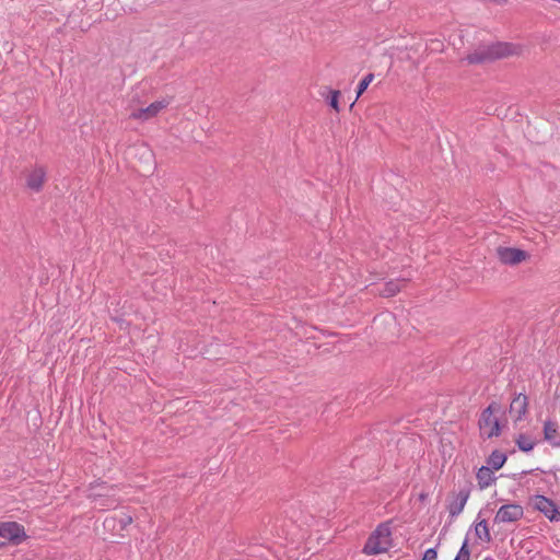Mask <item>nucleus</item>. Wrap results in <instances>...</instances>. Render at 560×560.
<instances>
[{
    "instance_id": "obj_19",
    "label": "nucleus",
    "mask_w": 560,
    "mask_h": 560,
    "mask_svg": "<svg viewBox=\"0 0 560 560\" xmlns=\"http://www.w3.org/2000/svg\"><path fill=\"white\" fill-rule=\"evenodd\" d=\"M374 75L372 73L366 74L359 83L357 91V100L363 94L368 86L372 83Z\"/></svg>"
},
{
    "instance_id": "obj_18",
    "label": "nucleus",
    "mask_w": 560,
    "mask_h": 560,
    "mask_svg": "<svg viewBox=\"0 0 560 560\" xmlns=\"http://www.w3.org/2000/svg\"><path fill=\"white\" fill-rule=\"evenodd\" d=\"M516 444L518 448L523 452H529L535 446V442L530 438L525 435H520L516 440Z\"/></svg>"
},
{
    "instance_id": "obj_22",
    "label": "nucleus",
    "mask_w": 560,
    "mask_h": 560,
    "mask_svg": "<svg viewBox=\"0 0 560 560\" xmlns=\"http://www.w3.org/2000/svg\"><path fill=\"white\" fill-rule=\"evenodd\" d=\"M438 559V552L435 548H429L425 550L423 557L421 560H436Z\"/></svg>"
},
{
    "instance_id": "obj_2",
    "label": "nucleus",
    "mask_w": 560,
    "mask_h": 560,
    "mask_svg": "<svg viewBox=\"0 0 560 560\" xmlns=\"http://www.w3.org/2000/svg\"><path fill=\"white\" fill-rule=\"evenodd\" d=\"M392 547V533L386 524L380 525L368 539L364 546V552L368 555H378L386 552Z\"/></svg>"
},
{
    "instance_id": "obj_14",
    "label": "nucleus",
    "mask_w": 560,
    "mask_h": 560,
    "mask_svg": "<svg viewBox=\"0 0 560 560\" xmlns=\"http://www.w3.org/2000/svg\"><path fill=\"white\" fill-rule=\"evenodd\" d=\"M545 439L553 446H560V433L555 421L547 420L544 425Z\"/></svg>"
},
{
    "instance_id": "obj_7",
    "label": "nucleus",
    "mask_w": 560,
    "mask_h": 560,
    "mask_svg": "<svg viewBox=\"0 0 560 560\" xmlns=\"http://www.w3.org/2000/svg\"><path fill=\"white\" fill-rule=\"evenodd\" d=\"M497 254L501 262L511 266L521 264L528 258L525 250L514 247H499Z\"/></svg>"
},
{
    "instance_id": "obj_11",
    "label": "nucleus",
    "mask_w": 560,
    "mask_h": 560,
    "mask_svg": "<svg viewBox=\"0 0 560 560\" xmlns=\"http://www.w3.org/2000/svg\"><path fill=\"white\" fill-rule=\"evenodd\" d=\"M46 179V171L43 166L33 167L26 176V185L34 191H39Z\"/></svg>"
},
{
    "instance_id": "obj_16",
    "label": "nucleus",
    "mask_w": 560,
    "mask_h": 560,
    "mask_svg": "<svg viewBox=\"0 0 560 560\" xmlns=\"http://www.w3.org/2000/svg\"><path fill=\"white\" fill-rule=\"evenodd\" d=\"M506 462V456L499 451H493L487 459V465L492 470H499Z\"/></svg>"
},
{
    "instance_id": "obj_1",
    "label": "nucleus",
    "mask_w": 560,
    "mask_h": 560,
    "mask_svg": "<svg viewBox=\"0 0 560 560\" xmlns=\"http://www.w3.org/2000/svg\"><path fill=\"white\" fill-rule=\"evenodd\" d=\"M504 415L502 406L498 402H491L479 418V430L483 438L491 439L499 436L502 424L501 417Z\"/></svg>"
},
{
    "instance_id": "obj_12",
    "label": "nucleus",
    "mask_w": 560,
    "mask_h": 560,
    "mask_svg": "<svg viewBox=\"0 0 560 560\" xmlns=\"http://www.w3.org/2000/svg\"><path fill=\"white\" fill-rule=\"evenodd\" d=\"M528 399L525 395L518 394L514 397L510 405V415L515 421H518L525 416L527 411Z\"/></svg>"
},
{
    "instance_id": "obj_21",
    "label": "nucleus",
    "mask_w": 560,
    "mask_h": 560,
    "mask_svg": "<svg viewBox=\"0 0 560 560\" xmlns=\"http://www.w3.org/2000/svg\"><path fill=\"white\" fill-rule=\"evenodd\" d=\"M329 98H328V103L329 105L338 113L340 110V107H339V96H340V92L335 90V91H329Z\"/></svg>"
},
{
    "instance_id": "obj_23",
    "label": "nucleus",
    "mask_w": 560,
    "mask_h": 560,
    "mask_svg": "<svg viewBox=\"0 0 560 560\" xmlns=\"http://www.w3.org/2000/svg\"><path fill=\"white\" fill-rule=\"evenodd\" d=\"M132 522V518L130 516H127L125 518L121 520V523L124 526L130 524Z\"/></svg>"
},
{
    "instance_id": "obj_15",
    "label": "nucleus",
    "mask_w": 560,
    "mask_h": 560,
    "mask_svg": "<svg viewBox=\"0 0 560 560\" xmlns=\"http://www.w3.org/2000/svg\"><path fill=\"white\" fill-rule=\"evenodd\" d=\"M476 477L480 489L488 488L495 480L493 470L488 466L480 467Z\"/></svg>"
},
{
    "instance_id": "obj_3",
    "label": "nucleus",
    "mask_w": 560,
    "mask_h": 560,
    "mask_svg": "<svg viewBox=\"0 0 560 560\" xmlns=\"http://www.w3.org/2000/svg\"><path fill=\"white\" fill-rule=\"evenodd\" d=\"M116 489L104 482L92 485L90 488V498L94 501V506L101 510L113 509L117 506L118 500L115 498Z\"/></svg>"
},
{
    "instance_id": "obj_8",
    "label": "nucleus",
    "mask_w": 560,
    "mask_h": 560,
    "mask_svg": "<svg viewBox=\"0 0 560 560\" xmlns=\"http://www.w3.org/2000/svg\"><path fill=\"white\" fill-rule=\"evenodd\" d=\"M0 537L20 544L26 537L24 527L16 522L0 523Z\"/></svg>"
},
{
    "instance_id": "obj_6",
    "label": "nucleus",
    "mask_w": 560,
    "mask_h": 560,
    "mask_svg": "<svg viewBox=\"0 0 560 560\" xmlns=\"http://www.w3.org/2000/svg\"><path fill=\"white\" fill-rule=\"evenodd\" d=\"M524 516V509L518 503L503 504L497 511L493 523L494 524H510L520 521Z\"/></svg>"
},
{
    "instance_id": "obj_20",
    "label": "nucleus",
    "mask_w": 560,
    "mask_h": 560,
    "mask_svg": "<svg viewBox=\"0 0 560 560\" xmlns=\"http://www.w3.org/2000/svg\"><path fill=\"white\" fill-rule=\"evenodd\" d=\"M454 560H470V551L468 548V539L466 538L457 552Z\"/></svg>"
},
{
    "instance_id": "obj_5",
    "label": "nucleus",
    "mask_w": 560,
    "mask_h": 560,
    "mask_svg": "<svg viewBox=\"0 0 560 560\" xmlns=\"http://www.w3.org/2000/svg\"><path fill=\"white\" fill-rule=\"evenodd\" d=\"M530 505L542 513L550 522L560 521V511L557 504L549 498L540 494L530 498Z\"/></svg>"
},
{
    "instance_id": "obj_13",
    "label": "nucleus",
    "mask_w": 560,
    "mask_h": 560,
    "mask_svg": "<svg viewBox=\"0 0 560 560\" xmlns=\"http://www.w3.org/2000/svg\"><path fill=\"white\" fill-rule=\"evenodd\" d=\"M469 498V493L466 490L459 491L456 497L448 504V512L452 516L459 515Z\"/></svg>"
},
{
    "instance_id": "obj_17",
    "label": "nucleus",
    "mask_w": 560,
    "mask_h": 560,
    "mask_svg": "<svg viewBox=\"0 0 560 560\" xmlns=\"http://www.w3.org/2000/svg\"><path fill=\"white\" fill-rule=\"evenodd\" d=\"M402 283L400 280H390L384 284L381 294L386 298L394 296L401 290Z\"/></svg>"
},
{
    "instance_id": "obj_4",
    "label": "nucleus",
    "mask_w": 560,
    "mask_h": 560,
    "mask_svg": "<svg viewBox=\"0 0 560 560\" xmlns=\"http://www.w3.org/2000/svg\"><path fill=\"white\" fill-rule=\"evenodd\" d=\"M521 46L511 43H495L488 47L487 54L479 56L478 54L468 57L469 62H481L485 59L503 58L508 56L518 55Z\"/></svg>"
},
{
    "instance_id": "obj_9",
    "label": "nucleus",
    "mask_w": 560,
    "mask_h": 560,
    "mask_svg": "<svg viewBox=\"0 0 560 560\" xmlns=\"http://www.w3.org/2000/svg\"><path fill=\"white\" fill-rule=\"evenodd\" d=\"M170 102L167 100H161L153 102L144 108H139L131 113V117L140 120H148L155 117L162 109L166 108Z\"/></svg>"
},
{
    "instance_id": "obj_10",
    "label": "nucleus",
    "mask_w": 560,
    "mask_h": 560,
    "mask_svg": "<svg viewBox=\"0 0 560 560\" xmlns=\"http://www.w3.org/2000/svg\"><path fill=\"white\" fill-rule=\"evenodd\" d=\"M474 534L476 542L489 544L492 540L490 529L486 520H476L467 536ZM468 539V537H466Z\"/></svg>"
}]
</instances>
